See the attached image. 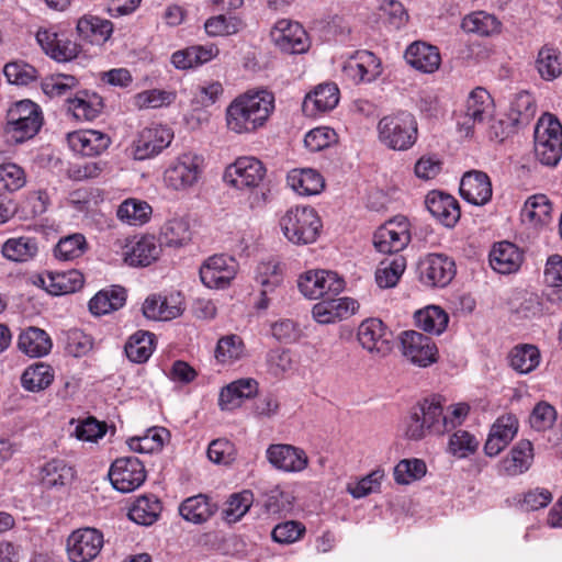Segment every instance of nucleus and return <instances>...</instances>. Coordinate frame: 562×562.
Wrapping results in <instances>:
<instances>
[{
	"label": "nucleus",
	"instance_id": "nucleus-1",
	"mask_svg": "<svg viewBox=\"0 0 562 562\" xmlns=\"http://www.w3.org/2000/svg\"><path fill=\"white\" fill-rule=\"evenodd\" d=\"M274 109V97L267 90L248 91L236 97L226 108L229 132L251 134L263 127Z\"/></svg>",
	"mask_w": 562,
	"mask_h": 562
},
{
	"label": "nucleus",
	"instance_id": "nucleus-2",
	"mask_svg": "<svg viewBox=\"0 0 562 562\" xmlns=\"http://www.w3.org/2000/svg\"><path fill=\"white\" fill-rule=\"evenodd\" d=\"M427 434L443 435V407L441 398L432 395L425 397L414 405L405 422V437L420 440Z\"/></svg>",
	"mask_w": 562,
	"mask_h": 562
},
{
	"label": "nucleus",
	"instance_id": "nucleus-3",
	"mask_svg": "<svg viewBox=\"0 0 562 562\" xmlns=\"http://www.w3.org/2000/svg\"><path fill=\"white\" fill-rule=\"evenodd\" d=\"M376 131L380 143L392 150H408L418 137L417 121L407 111L384 115L378 122Z\"/></svg>",
	"mask_w": 562,
	"mask_h": 562
},
{
	"label": "nucleus",
	"instance_id": "nucleus-4",
	"mask_svg": "<svg viewBox=\"0 0 562 562\" xmlns=\"http://www.w3.org/2000/svg\"><path fill=\"white\" fill-rule=\"evenodd\" d=\"M280 227L284 237L294 245H308L316 241L322 221L311 206L289 209L280 218Z\"/></svg>",
	"mask_w": 562,
	"mask_h": 562
},
{
	"label": "nucleus",
	"instance_id": "nucleus-5",
	"mask_svg": "<svg viewBox=\"0 0 562 562\" xmlns=\"http://www.w3.org/2000/svg\"><path fill=\"white\" fill-rule=\"evenodd\" d=\"M43 125V113L36 103L22 100L12 104L7 112L5 136L14 143L33 138Z\"/></svg>",
	"mask_w": 562,
	"mask_h": 562
},
{
	"label": "nucleus",
	"instance_id": "nucleus-6",
	"mask_svg": "<svg viewBox=\"0 0 562 562\" xmlns=\"http://www.w3.org/2000/svg\"><path fill=\"white\" fill-rule=\"evenodd\" d=\"M535 156L542 165L554 167L562 157V125L551 113H544L535 127Z\"/></svg>",
	"mask_w": 562,
	"mask_h": 562
},
{
	"label": "nucleus",
	"instance_id": "nucleus-7",
	"mask_svg": "<svg viewBox=\"0 0 562 562\" xmlns=\"http://www.w3.org/2000/svg\"><path fill=\"white\" fill-rule=\"evenodd\" d=\"M202 155L186 151L178 155L164 172L165 186L177 192H187L198 184L204 172Z\"/></svg>",
	"mask_w": 562,
	"mask_h": 562
},
{
	"label": "nucleus",
	"instance_id": "nucleus-8",
	"mask_svg": "<svg viewBox=\"0 0 562 562\" xmlns=\"http://www.w3.org/2000/svg\"><path fill=\"white\" fill-rule=\"evenodd\" d=\"M494 102L488 91L482 87L473 89L465 100L463 109L457 113V125L465 136L476 126L483 125L493 115Z\"/></svg>",
	"mask_w": 562,
	"mask_h": 562
},
{
	"label": "nucleus",
	"instance_id": "nucleus-9",
	"mask_svg": "<svg viewBox=\"0 0 562 562\" xmlns=\"http://www.w3.org/2000/svg\"><path fill=\"white\" fill-rule=\"evenodd\" d=\"M297 286L311 300L327 299L337 296L344 290L345 281L334 271L311 270L300 277Z\"/></svg>",
	"mask_w": 562,
	"mask_h": 562
},
{
	"label": "nucleus",
	"instance_id": "nucleus-10",
	"mask_svg": "<svg viewBox=\"0 0 562 562\" xmlns=\"http://www.w3.org/2000/svg\"><path fill=\"white\" fill-rule=\"evenodd\" d=\"M417 272L423 284L430 288H445L453 280L457 269L449 256L428 254L419 259Z\"/></svg>",
	"mask_w": 562,
	"mask_h": 562
},
{
	"label": "nucleus",
	"instance_id": "nucleus-11",
	"mask_svg": "<svg viewBox=\"0 0 562 562\" xmlns=\"http://www.w3.org/2000/svg\"><path fill=\"white\" fill-rule=\"evenodd\" d=\"M103 543V535L98 529H77L67 539L68 559L71 562H90L99 555Z\"/></svg>",
	"mask_w": 562,
	"mask_h": 562
},
{
	"label": "nucleus",
	"instance_id": "nucleus-12",
	"mask_svg": "<svg viewBox=\"0 0 562 562\" xmlns=\"http://www.w3.org/2000/svg\"><path fill=\"white\" fill-rule=\"evenodd\" d=\"M266 176L263 164L252 156L237 158L224 172V180L236 189L257 188Z\"/></svg>",
	"mask_w": 562,
	"mask_h": 562
},
{
	"label": "nucleus",
	"instance_id": "nucleus-13",
	"mask_svg": "<svg viewBox=\"0 0 562 562\" xmlns=\"http://www.w3.org/2000/svg\"><path fill=\"white\" fill-rule=\"evenodd\" d=\"M110 481L115 490L130 493L138 488L146 480V470L135 457L116 459L109 471Z\"/></svg>",
	"mask_w": 562,
	"mask_h": 562
},
{
	"label": "nucleus",
	"instance_id": "nucleus-14",
	"mask_svg": "<svg viewBox=\"0 0 562 562\" xmlns=\"http://www.w3.org/2000/svg\"><path fill=\"white\" fill-rule=\"evenodd\" d=\"M411 241L409 223L405 217H395L378 228L373 236L374 247L382 254H397Z\"/></svg>",
	"mask_w": 562,
	"mask_h": 562
},
{
	"label": "nucleus",
	"instance_id": "nucleus-15",
	"mask_svg": "<svg viewBox=\"0 0 562 562\" xmlns=\"http://www.w3.org/2000/svg\"><path fill=\"white\" fill-rule=\"evenodd\" d=\"M274 45L286 54H303L310 48L311 42L303 26L291 20H279L270 33Z\"/></svg>",
	"mask_w": 562,
	"mask_h": 562
},
{
	"label": "nucleus",
	"instance_id": "nucleus-16",
	"mask_svg": "<svg viewBox=\"0 0 562 562\" xmlns=\"http://www.w3.org/2000/svg\"><path fill=\"white\" fill-rule=\"evenodd\" d=\"M173 139V132L166 125L153 124L143 128L134 140L133 154L137 160L160 154Z\"/></svg>",
	"mask_w": 562,
	"mask_h": 562
},
{
	"label": "nucleus",
	"instance_id": "nucleus-17",
	"mask_svg": "<svg viewBox=\"0 0 562 562\" xmlns=\"http://www.w3.org/2000/svg\"><path fill=\"white\" fill-rule=\"evenodd\" d=\"M238 271L237 261L227 256L210 257L200 268V279L210 289H225L235 279Z\"/></svg>",
	"mask_w": 562,
	"mask_h": 562
},
{
	"label": "nucleus",
	"instance_id": "nucleus-18",
	"mask_svg": "<svg viewBox=\"0 0 562 562\" xmlns=\"http://www.w3.org/2000/svg\"><path fill=\"white\" fill-rule=\"evenodd\" d=\"M344 76L353 83H370L382 74L380 59L369 50H357L342 65Z\"/></svg>",
	"mask_w": 562,
	"mask_h": 562
},
{
	"label": "nucleus",
	"instance_id": "nucleus-19",
	"mask_svg": "<svg viewBox=\"0 0 562 562\" xmlns=\"http://www.w3.org/2000/svg\"><path fill=\"white\" fill-rule=\"evenodd\" d=\"M402 352L406 359L419 367H427L437 361L438 349L431 338L415 330L401 334Z\"/></svg>",
	"mask_w": 562,
	"mask_h": 562
},
{
	"label": "nucleus",
	"instance_id": "nucleus-20",
	"mask_svg": "<svg viewBox=\"0 0 562 562\" xmlns=\"http://www.w3.org/2000/svg\"><path fill=\"white\" fill-rule=\"evenodd\" d=\"M266 456L273 468L286 473L302 472L308 465L306 452L292 445H270L266 451Z\"/></svg>",
	"mask_w": 562,
	"mask_h": 562
},
{
	"label": "nucleus",
	"instance_id": "nucleus-21",
	"mask_svg": "<svg viewBox=\"0 0 562 562\" xmlns=\"http://www.w3.org/2000/svg\"><path fill=\"white\" fill-rule=\"evenodd\" d=\"M535 459L533 445L528 439L517 441L498 463V474L515 477L526 473Z\"/></svg>",
	"mask_w": 562,
	"mask_h": 562
},
{
	"label": "nucleus",
	"instance_id": "nucleus-22",
	"mask_svg": "<svg viewBox=\"0 0 562 562\" xmlns=\"http://www.w3.org/2000/svg\"><path fill=\"white\" fill-rule=\"evenodd\" d=\"M160 251V245L155 237L145 235L126 240L122 258L131 267H147L159 258Z\"/></svg>",
	"mask_w": 562,
	"mask_h": 562
},
{
	"label": "nucleus",
	"instance_id": "nucleus-23",
	"mask_svg": "<svg viewBox=\"0 0 562 562\" xmlns=\"http://www.w3.org/2000/svg\"><path fill=\"white\" fill-rule=\"evenodd\" d=\"M360 345L370 352L385 353L391 350L392 333L379 318H367L358 327Z\"/></svg>",
	"mask_w": 562,
	"mask_h": 562
},
{
	"label": "nucleus",
	"instance_id": "nucleus-24",
	"mask_svg": "<svg viewBox=\"0 0 562 562\" xmlns=\"http://www.w3.org/2000/svg\"><path fill=\"white\" fill-rule=\"evenodd\" d=\"M518 418L514 414L499 416L491 427L484 452L488 457L497 456L517 435Z\"/></svg>",
	"mask_w": 562,
	"mask_h": 562
},
{
	"label": "nucleus",
	"instance_id": "nucleus-25",
	"mask_svg": "<svg viewBox=\"0 0 562 562\" xmlns=\"http://www.w3.org/2000/svg\"><path fill=\"white\" fill-rule=\"evenodd\" d=\"M359 308L350 297H327L313 306V318L319 324H331L348 318Z\"/></svg>",
	"mask_w": 562,
	"mask_h": 562
},
{
	"label": "nucleus",
	"instance_id": "nucleus-26",
	"mask_svg": "<svg viewBox=\"0 0 562 562\" xmlns=\"http://www.w3.org/2000/svg\"><path fill=\"white\" fill-rule=\"evenodd\" d=\"M182 313V299L179 293L168 296L153 294L143 304L144 316L153 321H171Z\"/></svg>",
	"mask_w": 562,
	"mask_h": 562
},
{
	"label": "nucleus",
	"instance_id": "nucleus-27",
	"mask_svg": "<svg viewBox=\"0 0 562 562\" xmlns=\"http://www.w3.org/2000/svg\"><path fill=\"white\" fill-rule=\"evenodd\" d=\"M461 196L473 205H484L492 198V183L483 171L472 170L463 175L460 182Z\"/></svg>",
	"mask_w": 562,
	"mask_h": 562
},
{
	"label": "nucleus",
	"instance_id": "nucleus-28",
	"mask_svg": "<svg viewBox=\"0 0 562 562\" xmlns=\"http://www.w3.org/2000/svg\"><path fill=\"white\" fill-rule=\"evenodd\" d=\"M339 89L333 82L318 85L314 91L306 94L302 110L308 116L331 111L339 102Z\"/></svg>",
	"mask_w": 562,
	"mask_h": 562
},
{
	"label": "nucleus",
	"instance_id": "nucleus-29",
	"mask_svg": "<svg viewBox=\"0 0 562 562\" xmlns=\"http://www.w3.org/2000/svg\"><path fill=\"white\" fill-rule=\"evenodd\" d=\"M425 204L430 214L446 227H453L460 218L459 203L450 194L431 191L426 195Z\"/></svg>",
	"mask_w": 562,
	"mask_h": 562
},
{
	"label": "nucleus",
	"instance_id": "nucleus-30",
	"mask_svg": "<svg viewBox=\"0 0 562 562\" xmlns=\"http://www.w3.org/2000/svg\"><path fill=\"white\" fill-rule=\"evenodd\" d=\"M70 148L82 156H98L110 145V137L100 131L83 130L68 134Z\"/></svg>",
	"mask_w": 562,
	"mask_h": 562
},
{
	"label": "nucleus",
	"instance_id": "nucleus-31",
	"mask_svg": "<svg viewBox=\"0 0 562 562\" xmlns=\"http://www.w3.org/2000/svg\"><path fill=\"white\" fill-rule=\"evenodd\" d=\"M490 265L501 274L516 272L522 263L521 250L510 241L496 243L490 251Z\"/></svg>",
	"mask_w": 562,
	"mask_h": 562
},
{
	"label": "nucleus",
	"instance_id": "nucleus-32",
	"mask_svg": "<svg viewBox=\"0 0 562 562\" xmlns=\"http://www.w3.org/2000/svg\"><path fill=\"white\" fill-rule=\"evenodd\" d=\"M405 59L413 68L425 74L435 72L441 64L438 48L424 42L411 44L405 52Z\"/></svg>",
	"mask_w": 562,
	"mask_h": 562
},
{
	"label": "nucleus",
	"instance_id": "nucleus-33",
	"mask_svg": "<svg viewBox=\"0 0 562 562\" xmlns=\"http://www.w3.org/2000/svg\"><path fill=\"white\" fill-rule=\"evenodd\" d=\"M67 112L78 121H92L103 109L102 98L87 90L78 91L74 98H68Z\"/></svg>",
	"mask_w": 562,
	"mask_h": 562
},
{
	"label": "nucleus",
	"instance_id": "nucleus-34",
	"mask_svg": "<svg viewBox=\"0 0 562 562\" xmlns=\"http://www.w3.org/2000/svg\"><path fill=\"white\" fill-rule=\"evenodd\" d=\"M45 290L52 295H64L80 290L83 285V274L76 270L52 271L41 278Z\"/></svg>",
	"mask_w": 562,
	"mask_h": 562
},
{
	"label": "nucleus",
	"instance_id": "nucleus-35",
	"mask_svg": "<svg viewBox=\"0 0 562 562\" xmlns=\"http://www.w3.org/2000/svg\"><path fill=\"white\" fill-rule=\"evenodd\" d=\"M79 36L92 45H103L113 33V23L97 15H83L77 22Z\"/></svg>",
	"mask_w": 562,
	"mask_h": 562
},
{
	"label": "nucleus",
	"instance_id": "nucleus-36",
	"mask_svg": "<svg viewBox=\"0 0 562 562\" xmlns=\"http://www.w3.org/2000/svg\"><path fill=\"white\" fill-rule=\"evenodd\" d=\"M18 346L29 357L42 358L50 352L53 341L44 329L29 327L20 334Z\"/></svg>",
	"mask_w": 562,
	"mask_h": 562
},
{
	"label": "nucleus",
	"instance_id": "nucleus-37",
	"mask_svg": "<svg viewBox=\"0 0 562 562\" xmlns=\"http://www.w3.org/2000/svg\"><path fill=\"white\" fill-rule=\"evenodd\" d=\"M257 282L261 285L260 300L258 308H267L270 303L269 294L273 293L277 286L282 282V271L278 261H266L259 263L257 268Z\"/></svg>",
	"mask_w": 562,
	"mask_h": 562
},
{
	"label": "nucleus",
	"instance_id": "nucleus-38",
	"mask_svg": "<svg viewBox=\"0 0 562 562\" xmlns=\"http://www.w3.org/2000/svg\"><path fill=\"white\" fill-rule=\"evenodd\" d=\"M76 471L63 459L47 461L41 470V483L46 488L63 487L75 479Z\"/></svg>",
	"mask_w": 562,
	"mask_h": 562
},
{
	"label": "nucleus",
	"instance_id": "nucleus-39",
	"mask_svg": "<svg viewBox=\"0 0 562 562\" xmlns=\"http://www.w3.org/2000/svg\"><path fill=\"white\" fill-rule=\"evenodd\" d=\"M286 182L300 195H315L324 188V179L314 169H293L288 173Z\"/></svg>",
	"mask_w": 562,
	"mask_h": 562
},
{
	"label": "nucleus",
	"instance_id": "nucleus-40",
	"mask_svg": "<svg viewBox=\"0 0 562 562\" xmlns=\"http://www.w3.org/2000/svg\"><path fill=\"white\" fill-rule=\"evenodd\" d=\"M541 353L536 345L519 344L508 353L509 367L519 374H527L538 368Z\"/></svg>",
	"mask_w": 562,
	"mask_h": 562
},
{
	"label": "nucleus",
	"instance_id": "nucleus-41",
	"mask_svg": "<svg viewBox=\"0 0 562 562\" xmlns=\"http://www.w3.org/2000/svg\"><path fill=\"white\" fill-rule=\"evenodd\" d=\"M215 510L216 506L203 494L188 497L179 506L181 517L193 524L207 521L214 515Z\"/></svg>",
	"mask_w": 562,
	"mask_h": 562
},
{
	"label": "nucleus",
	"instance_id": "nucleus-42",
	"mask_svg": "<svg viewBox=\"0 0 562 562\" xmlns=\"http://www.w3.org/2000/svg\"><path fill=\"white\" fill-rule=\"evenodd\" d=\"M192 232L189 221L176 216L165 222L160 228V241L167 247H183L191 240Z\"/></svg>",
	"mask_w": 562,
	"mask_h": 562
},
{
	"label": "nucleus",
	"instance_id": "nucleus-43",
	"mask_svg": "<svg viewBox=\"0 0 562 562\" xmlns=\"http://www.w3.org/2000/svg\"><path fill=\"white\" fill-rule=\"evenodd\" d=\"M126 301L125 289L120 285L99 291L90 301L89 310L94 315H105L121 308Z\"/></svg>",
	"mask_w": 562,
	"mask_h": 562
},
{
	"label": "nucleus",
	"instance_id": "nucleus-44",
	"mask_svg": "<svg viewBox=\"0 0 562 562\" xmlns=\"http://www.w3.org/2000/svg\"><path fill=\"white\" fill-rule=\"evenodd\" d=\"M37 251L36 239L29 236L9 238L1 248L3 257L14 262H26L33 259Z\"/></svg>",
	"mask_w": 562,
	"mask_h": 562
},
{
	"label": "nucleus",
	"instance_id": "nucleus-45",
	"mask_svg": "<svg viewBox=\"0 0 562 562\" xmlns=\"http://www.w3.org/2000/svg\"><path fill=\"white\" fill-rule=\"evenodd\" d=\"M155 349V335L149 331L138 330L133 334L125 344L126 357L135 363L146 362Z\"/></svg>",
	"mask_w": 562,
	"mask_h": 562
},
{
	"label": "nucleus",
	"instance_id": "nucleus-46",
	"mask_svg": "<svg viewBox=\"0 0 562 562\" xmlns=\"http://www.w3.org/2000/svg\"><path fill=\"white\" fill-rule=\"evenodd\" d=\"M161 503L154 495L138 497L130 508L128 517L138 525H153L159 517Z\"/></svg>",
	"mask_w": 562,
	"mask_h": 562
},
{
	"label": "nucleus",
	"instance_id": "nucleus-47",
	"mask_svg": "<svg viewBox=\"0 0 562 562\" xmlns=\"http://www.w3.org/2000/svg\"><path fill=\"white\" fill-rule=\"evenodd\" d=\"M416 326L426 333L440 335L448 326L449 316L439 306L430 305L414 314Z\"/></svg>",
	"mask_w": 562,
	"mask_h": 562
},
{
	"label": "nucleus",
	"instance_id": "nucleus-48",
	"mask_svg": "<svg viewBox=\"0 0 562 562\" xmlns=\"http://www.w3.org/2000/svg\"><path fill=\"white\" fill-rule=\"evenodd\" d=\"M247 357V349L240 336L231 334L218 339L215 359L222 364H233Z\"/></svg>",
	"mask_w": 562,
	"mask_h": 562
},
{
	"label": "nucleus",
	"instance_id": "nucleus-49",
	"mask_svg": "<svg viewBox=\"0 0 562 562\" xmlns=\"http://www.w3.org/2000/svg\"><path fill=\"white\" fill-rule=\"evenodd\" d=\"M406 269V259L402 255H396L391 259L380 262L375 271V282L381 289H390L397 284Z\"/></svg>",
	"mask_w": 562,
	"mask_h": 562
},
{
	"label": "nucleus",
	"instance_id": "nucleus-50",
	"mask_svg": "<svg viewBox=\"0 0 562 562\" xmlns=\"http://www.w3.org/2000/svg\"><path fill=\"white\" fill-rule=\"evenodd\" d=\"M170 432L164 427L149 428L144 436L133 437L127 443L131 450L139 453H154L160 451L169 439Z\"/></svg>",
	"mask_w": 562,
	"mask_h": 562
},
{
	"label": "nucleus",
	"instance_id": "nucleus-51",
	"mask_svg": "<svg viewBox=\"0 0 562 562\" xmlns=\"http://www.w3.org/2000/svg\"><path fill=\"white\" fill-rule=\"evenodd\" d=\"M536 110L537 106L533 97L526 91L519 92L510 103L508 117L513 125L522 127L532 121L536 115Z\"/></svg>",
	"mask_w": 562,
	"mask_h": 562
},
{
	"label": "nucleus",
	"instance_id": "nucleus-52",
	"mask_svg": "<svg viewBox=\"0 0 562 562\" xmlns=\"http://www.w3.org/2000/svg\"><path fill=\"white\" fill-rule=\"evenodd\" d=\"M151 212L153 209L146 201L127 199L120 204L116 215L122 222L138 226L149 221Z\"/></svg>",
	"mask_w": 562,
	"mask_h": 562
},
{
	"label": "nucleus",
	"instance_id": "nucleus-53",
	"mask_svg": "<svg viewBox=\"0 0 562 562\" xmlns=\"http://www.w3.org/2000/svg\"><path fill=\"white\" fill-rule=\"evenodd\" d=\"M536 69L544 80L551 81L558 78L562 74L560 52L548 45L541 47L536 59Z\"/></svg>",
	"mask_w": 562,
	"mask_h": 562
},
{
	"label": "nucleus",
	"instance_id": "nucleus-54",
	"mask_svg": "<svg viewBox=\"0 0 562 562\" xmlns=\"http://www.w3.org/2000/svg\"><path fill=\"white\" fill-rule=\"evenodd\" d=\"M461 26L468 33L488 36L498 32L499 22L494 15L480 11L467 15Z\"/></svg>",
	"mask_w": 562,
	"mask_h": 562
},
{
	"label": "nucleus",
	"instance_id": "nucleus-55",
	"mask_svg": "<svg viewBox=\"0 0 562 562\" xmlns=\"http://www.w3.org/2000/svg\"><path fill=\"white\" fill-rule=\"evenodd\" d=\"M552 206L549 199L543 194L530 196L521 210L525 221L533 224H546L551 215Z\"/></svg>",
	"mask_w": 562,
	"mask_h": 562
},
{
	"label": "nucleus",
	"instance_id": "nucleus-56",
	"mask_svg": "<svg viewBox=\"0 0 562 562\" xmlns=\"http://www.w3.org/2000/svg\"><path fill=\"white\" fill-rule=\"evenodd\" d=\"M88 248L86 237L76 233L59 239L55 246V257L59 260L70 261L81 257Z\"/></svg>",
	"mask_w": 562,
	"mask_h": 562
},
{
	"label": "nucleus",
	"instance_id": "nucleus-57",
	"mask_svg": "<svg viewBox=\"0 0 562 562\" xmlns=\"http://www.w3.org/2000/svg\"><path fill=\"white\" fill-rule=\"evenodd\" d=\"M26 183V176L22 167L14 162L0 165V194L20 190Z\"/></svg>",
	"mask_w": 562,
	"mask_h": 562
},
{
	"label": "nucleus",
	"instance_id": "nucleus-58",
	"mask_svg": "<svg viewBox=\"0 0 562 562\" xmlns=\"http://www.w3.org/2000/svg\"><path fill=\"white\" fill-rule=\"evenodd\" d=\"M479 448V441L467 430L454 431L448 441V452L452 456L464 459L473 454Z\"/></svg>",
	"mask_w": 562,
	"mask_h": 562
},
{
	"label": "nucleus",
	"instance_id": "nucleus-59",
	"mask_svg": "<svg viewBox=\"0 0 562 562\" xmlns=\"http://www.w3.org/2000/svg\"><path fill=\"white\" fill-rule=\"evenodd\" d=\"M426 471V464L423 460L404 459L394 468V480L397 484L406 485L422 479Z\"/></svg>",
	"mask_w": 562,
	"mask_h": 562
},
{
	"label": "nucleus",
	"instance_id": "nucleus-60",
	"mask_svg": "<svg viewBox=\"0 0 562 562\" xmlns=\"http://www.w3.org/2000/svg\"><path fill=\"white\" fill-rule=\"evenodd\" d=\"M243 26L237 16L218 14L207 19L204 23L205 32L210 36H228L236 34Z\"/></svg>",
	"mask_w": 562,
	"mask_h": 562
},
{
	"label": "nucleus",
	"instance_id": "nucleus-61",
	"mask_svg": "<svg viewBox=\"0 0 562 562\" xmlns=\"http://www.w3.org/2000/svg\"><path fill=\"white\" fill-rule=\"evenodd\" d=\"M55 378L54 369L44 362H36L27 367L22 376V386H49Z\"/></svg>",
	"mask_w": 562,
	"mask_h": 562
},
{
	"label": "nucleus",
	"instance_id": "nucleus-62",
	"mask_svg": "<svg viewBox=\"0 0 562 562\" xmlns=\"http://www.w3.org/2000/svg\"><path fill=\"white\" fill-rule=\"evenodd\" d=\"M176 100V93L166 90L150 89L137 93L134 97V105L138 109H158L171 104Z\"/></svg>",
	"mask_w": 562,
	"mask_h": 562
},
{
	"label": "nucleus",
	"instance_id": "nucleus-63",
	"mask_svg": "<svg viewBox=\"0 0 562 562\" xmlns=\"http://www.w3.org/2000/svg\"><path fill=\"white\" fill-rule=\"evenodd\" d=\"M78 86V79L71 75L57 74L46 78L42 83L45 94L50 98L67 95Z\"/></svg>",
	"mask_w": 562,
	"mask_h": 562
},
{
	"label": "nucleus",
	"instance_id": "nucleus-64",
	"mask_svg": "<svg viewBox=\"0 0 562 562\" xmlns=\"http://www.w3.org/2000/svg\"><path fill=\"white\" fill-rule=\"evenodd\" d=\"M557 419L555 408L547 402H539L535 405L529 416L530 427L542 432L550 429Z\"/></svg>",
	"mask_w": 562,
	"mask_h": 562
}]
</instances>
